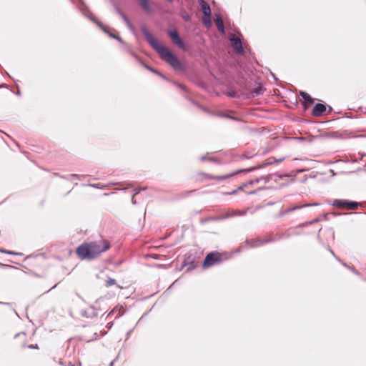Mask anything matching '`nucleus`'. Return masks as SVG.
Listing matches in <instances>:
<instances>
[{"label":"nucleus","instance_id":"8","mask_svg":"<svg viewBox=\"0 0 366 366\" xmlns=\"http://www.w3.org/2000/svg\"><path fill=\"white\" fill-rule=\"evenodd\" d=\"M168 34L175 44H177L179 48H184V43L181 39L178 32L176 30L169 31Z\"/></svg>","mask_w":366,"mask_h":366},{"label":"nucleus","instance_id":"3","mask_svg":"<svg viewBox=\"0 0 366 366\" xmlns=\"http://www.w3.org/2000/svg\"><path fill=\"white\" fill-rule=\"evenodd\" d=\"M297 228H290L285 233L282 234L281 236L276 235L275 237H268L267 239H251L249 241H247V243L251 245L252 247H259L261 245H263L264 244L275 241L278 239H280L283 237H289L291 235L293 234H297L298 233L296 232Z\"/></svg>","mask_w":366,"mask_h":366},{"label":"nucleus","instance_id":"23","mask_svg":"<svg viewBox=\"0 0 366 366\" xmlns=\"http://www.w3.org/2000/svg\"><path fill=\"white\" fill-rule=\"evenodd\" d=\"M108 34H109V36H111L112 38H114V39H117L119 41L122 42V39L120 37L117 36L116 35L110 34V33H108Z\"/></svg>","mask_w":366,"mask_h":366},{"label":"nucleus","instance_id":"9","mask_svg":"<svg viewBox=\"0 0 366 366\" xmlns=\"http://www.w3.org/2000/svg\"><path fill=\"white\" fill-rule=\"evenodd\" d=\"M325 111L326 106L322 104L317 103L313 107L312 113L314 116L319 117L322 115Z\"/></svg>","mask_w":366,"mask_h":366},{"label":"nucleus","instance_id":"14","mask_svg":"<svg viewBox=\"0 0 366 366\" xmlns=\"http://www.w3.org/2000/svg\"><path fill=\"white\" fill-rule=\"evenodd\" d=\"M139 5L147 13L151 11V8L148 0H139Z\"/></svg>","mask_w":366,"mask_h":366},{"label":"nucleus","instance_id":"35","mask_svg":"<svg viewBox=\"0 0 366 366\" xmlns=\"http://www.w3.org/2000/svg\"><path fill=\"white\" fill-rule=\"evenodd\" d=\"M92 187H97L96 184H92Z\"/></svg>","mask_w":366,"mask_h":366},{"label":"nucleus","instance_id":"10","mask_svg":"<svg viewBox=\"0 0 366 366\" xmlns=\"http://www.w3.org/2000/svg\"><path fill=\"white\" fill-rule=\"evenodd\" d=\"M233 217L232 209H229L227 210L224 211L222 214H220L219 216L214 217L213 219L216 221L219 220H224L229 218Z\"/></svg>","mask_w":366,"mask_h":366},{"label":"nucleus","instance_id":"32","mask_svg":"<svg viewBox=\"0 0 366 366\" xmlns=\"http://www.w3.org/2000/svg\"><path fill=\"white\" fill-rule=\"evenodd\" d=\"M330 252L335 256V254L332 250H330Z\"/></svg>","mask_w":366,"mask_h":366},{"label":"nucleus","instance_id":"25","mask_svg":"<svg viewBox=\"0 0 366 366\" xmlns=\"http://www.w3.org/2000/svg\"><path fill=\"white\" fill-rule=\"evenodd\" d=\"M145 67H146L147 69L150 70L151 71H152V72H154V73H155V74H159V75H161V74H160L157 71H156L155 69H152V68H150V67H149V66H145Z\"/></svg>","mask_w":366,"mask_h":366},{"label":"nucleus","instance_id":"31","mask_svg":"<svg viewBox=\"0 0 366 366\" xmlns=\"http://www.w3.org/2000/svg\"><path fill=\"white\" fill-rule=\"evenodd\" d=\"M114 361L111 362L110 366H113Z\"/></svg>","mask_w":366,"mask_h":366},{"label":"nucleus","instance_id":"28","mask_svg":"<svg viewBox=\"0 0 366 366\" xmlns=\"http://www.w3.org/2000/svg\"><path fill=\"white\" fill-rule=\"evenodd\" d=\"M183 18L185 19V20H188L189 19V16H184Z\"/></svg>","mask_w":366,"mask_h":366},{"label":"nucleus","instance_id":"24","mask_svg":"<svg viewBox=\"0 0 366 366\" xmlns=\"http://www.w3.org/2000/svg\"><path fill=\"white\" fill-rule=\"evenodd\" d=\"M90 19H91L92 21H95V22H96V23H97V24H98V25H99V26H100V27H101V28H102V29L105 32L108 33V32L106 31V29H105L104 28H103L102 25L99 21H96L94 18H92V17H90Z\"/></svg>","mask_w":366,"mask_h":366},{"label":"nucleus","instance_id":"7","mask_svg":"<svg viewBox=\"0 0 366 366\" xmlns=\"http://www.w3.org/2000/svg\"><path fill=\"white\" fill-rule=\"evenodd\" d=\"M229 40L231 44L237 54L243 53L242 44L240 39L234 34L230 35Z\"/></svg>","mask_w":366,"mask_h":366},{"label":"nucleus","instance_id":"4","mask_svg":"<svg viewBox=\"0 0 366 366\" xmlns=\"http://www.w3.org/2000/svg\"><path fill=\"white\" fill-rule=\"evenodd\" d=\"M332 204L339 208H347V209H357L360 203L349 201L347 199H335Z\"/></svg>","mask_w":366,"mask_h":366},{"label":"nucleus","instance_id":"13","mask_svg":"<svg viewBox=\"0 0 366 366\" xmlns=\"http://www.w3.org/2000/svg\"><path fill=\"white\" fill-rule=\"evenodd\" d=\"M117 12L118 14L122 16V19L124 20V21L125 22V24H127V26H128V28L132 31L134 32V28L132 26V25L131 24L129 19L124 14V13L119 10V9H117Z\"/></svg>","mask_w":366,"mask_h":366},{"label":"nucleus","instance_id":"29","mask_svg":"<svg viewBox=\"0 0 366 366\" xmlns=\"http://www.w3.org/2000/svg\"><path fill=\"white\" fill-rule=\"evenodd\" d=\"M200 159H201L202 161H204V160H205V159H206V157H202L200 158Z\"/></svg>","mask_w":366,"mask_h":366},{"label":"nucleus","instance_id":"1","mask_svg":"<svg viewBox=\"0 0 366 366\" xmlns=\"http://www.w3.org/2000/svg\"><path fill=\"white\" fill-rule=\"evenodd\" d=\"M141 31L149 45L160 55L164 61L175 69L181 67V63L177 56L173 54L167 47L159 44L157 39L146 27H142Z\"/></svg>","mask_w":366,"mask_h":366},{"label":"nucleus","instance_id":"34","mask_svg":"<svg viewBox=\"0 0 366 366\" xmlns=\"http://www.w3.org/2000/svg\"><path fill=\"white\" fill-rule=\"evenodd\" d=\"M69 366H74V365H72L71 362L69 363Z\"/></svg>","mask_w":366,"mask_h":366},{"label":"nucleus","instance_id":"20","mask_svg":"<svg viewBox=\"0 0 366 366\" xmlns=\"http://www.w3.org/2000/svg\"><path fill=\"white\" fill-rule=\"evenodd\" d=\"M116 284V280L112 278H109L106 281L105 285L109 287Z\"/></svg>","mask_w":366,"mask_h":366},{"label":"nucleus","instance_id":"2","mask_svg":"<svg viewBox=\"0 0 366 366\" xmlns=\"http://www.w3.org/2000/svg\"><path fill=\"white\" fill-rule=\"evenodd\" d=\"M109 243L106 240L85 243L78 247L76 253L82 259H92L109 249Z\"/></svg>","mask_w":366,"mask_h":366},{"label":"nucleus","instance_id":"26","mask_svg":"<svg viewBox=\"0 0 366 366\" xmlns=\"http://www.w3.org/2000/svg\"><path fill=\"white\" fill-rule=\"evenodd\" d=\"M235 193H236V190H234V191L230 192H226V193H224V194H226V195H232V194H234Z\"/></svg>","mask_w":366,"mask_h":366},{"label":"nucleus","instance_id":"21","mask_svg":"<svg viewBox=\"0 0 366 366\" xmlns=\"http://www.w3.org/2000/svg\"><path fill=\"white\" fill-rule=\"evenodd\" d=\"M0 252L1 253L13 254V255H18L19 254V253H17V252H13V251H10V250L4 249H0Z\"/></svg>","mask_w":366,"mask_h":366},{"label":"nucleus","instance_id":"16","mask_svg":"<svg viewBox=\"0 0 366 366\" xmlns=\"http://www.w3.org/2000/svg\"><path fill=\"white\" fill-rule=\"evenodd\" d=\"M215 22L218 30L221 32H224V27L222 19L219 16H217L215 19Z\"/></svg>","mask_w":366,"mask_h":366},{"label":"nucleus","instance_id":"19","mask_svg":"<svg viewBox=\"0 0 366 366\" xmlns=\"http://www.w3.org/2000/svg\"><path fill=\"white\" fill-rule=\"evenodd\" d=\"M232 215L234 217H237V216L245 215L247 213V211L246 210L242 211V210H239V209H232Z\"/></svg>","mask_w":366,"mask_h":366},{"label":"nucleus","instance_id":"17","mask_svg":"<svg viewBox=\"0 0 366 366\" xmlns=\"http://www.w3.org/2000/svg\"><path fill=\"white\" fill-rule=\"evenodd\" d=\"M272 176L270 174V175L266 176L264 177L257 178L254 180H252L249 182V184H255V183H258V182H259L262 180H264L265 182H268L272 179Z\"/></svg>","mask_w":366,"mask_h":366},{"label":"nucleus","instance_id":"36","mask_svg":"<svg viewBox=\"0 0 366 366\" xmlns=\"http://www.w3.org/2000/svg\"><path fill=\"white\" fill-rule=\"evenodd\" d=\"M29 347H30V348H33V347H34V345H29Z\"/></svg>","mask_w":366,"mask_h":366},{"label":"nucleus","instance_id":"11","mask_svg":"<svg viewBox=\"0 0 366 366\" xmlns=\"http://www.w3.org/2000/svg\"><path fill=\"white\" fill-rule=\"evenodd\" d=\"M242 170H238L236 172H233V173H231V174H227V175H222V176H209V178L210 179H216V180H218V181H222V180H224L226 179H228L231 177H233L234 175L241 172Z\"/></svg>","mask_w":366,"mask_h":366},{"label":"nucleus","instance_id":"27","mask_svg":"<svg viewBox=\"0 0 366 366\" xmlns=\"http://www.w3.org/2000/svg\"><path fill=\"white\" fill-rule=\"evenodd\" d=\"M139 192V191H137V192L134 194V195H133V197H132V202H133L134 204H135V202H134V196H135V195H137Z\"/></svg>","mask_w":366,"mask_h":366},{"label":"nucleus","instance_id":"5","mask_svg":"<svg viewBox=\"0 0 366 366\" xmlns=\"http://www.w3.org/2000/svg\"><path fill=\"white\" fill-rule=\"evenodd\" d=\"M222 261L221 255L218 252H211L208 254L203 262L204 268L209 267L214 264H219Z\"/></svg>","mask_w":366,"mask_h":366},{"label":"nucleus","instance_id":"18","mask_svg":"<svg viewBox=\"0 0 366 366\" xmlns=\"http://www.w3.org/2000/svg\"><path fill=\"white\" fill-rule=\"evenodd\" d=\"M81 315L86 317H90L92 316H94L95 315L94 310L92 307H89L86 310L82 311Z\"/></svg>","mask_w":366,"mask_h":366},{"label":"nucleus","instance_id":"12","mask_svg":"<svg viewBox=\"0 0 366 366\" xmlns=\"http://www.w3.org/2000/svg\"><path fill=\"white\" fill-rule=\"evenodd\" d=\"M300 95L302 97V99L305 102V104L307 106H310L313 103L314 99L307 93H306L305 92H300Z\"/></svg>","mask_w":366,"mask_h":366},{"label":"nucleus","instance_id":"33","mask_svg":"<svg viewBox=\"0 0 366 366\" xmlns=\"http://www.w3.org/2000/svg\"><path fill=\"white\" fill-rule=\"evenodd\" d=\"M4 267H11V266H9V265H7V264H5L4 265Z\"/></svg>","mask_w":366,"mask_h":366},{"label":"nucleus","instance_id":"22","mask_svg":"<svg viewBox=\"0 0 366 366\" xmlns=\"http://www.w3.org/2000/svg\"><path fill=\"white\" fill-rule=\"evenodd\" d=\"M317 221H318L317 219H315V220H313V221H312V222H307V223H305V224H300V225L299 226V227H305V226H306V225H307V224H312L313 222H317Z\"/></svg>","mask_w":366,"mask_h":366},{"label":"nucleus","instance_id":"15","mask_svg":"<svg viewBox=\"0 0 366 366\" xmlns=\"http://www.w3.org/2000/svg\"><path fill=\"white\" fill-rule=\"evenodd\" d=\"M310 205L311 204H303V205L295 206V207L289 208V209H286L285 211L282 212V214L284 215V214H286L287 213L292 212H293V211H295L296 209H301V208H303V207H309Z\"/></svg>","mask_w":366,"mask_h":366},{"label":"nucleus","instance_id":"30","mask_svg":"<svg viewBox=\"0 0 366 366\" xmlns=\"http://www.w3.org/2000/svg\"><path fill=\"white\" fill-rule=\"evenodd\" d=\"M283 160V159H278V160H275L276 162H280Z\"/></svg>","mask_w":366,"mask_h":366},{"label":"nucleus","instance_id":"6","mask_svg":"<svg viewBox=\"0 0 366 366\" xmlns=\"http://www.w3.org/2000/svg\"><path fill=\"white\" fill-rule=\"evenodd\" d=\"M199 5L201 7V10L204 15L203 18L204 24L207 25V24L208 23V24L210 25L211 9L209 4L204 0H201L199 2Z\"/></svg>","mask_w":366,"mask_h":366}]
</instances>
